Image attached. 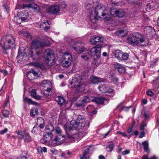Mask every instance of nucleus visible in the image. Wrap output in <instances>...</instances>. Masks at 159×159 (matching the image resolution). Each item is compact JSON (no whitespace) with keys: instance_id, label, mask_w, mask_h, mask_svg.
Masks as SVG:
<instances>
[{"instance_id":"nucleus-27","label":"nucleus","mask_w":159,"mask_h":159,"mask_svg":"<svg viewBox=\"0 0 159 159\" xmlns=\"http://www.w3.org/2000/svg\"><path fill=\"white\" fill-rule=\"evenodd\" d=\"M122 53L120 50H117L114 52V55L115 57L118 60H120L121 58Z\"/></svg>"},{"instance_id":"nucleus-56","label":"nucleus","mask_w":159,"mask_h":159,"mask_svg":"<svg viewBox=\"0 0 159 159\" xmlns=\"http://www.w3.org/2000/svg\"><path fill=\"white\" fill-rule=\"evenodd\" d=\"M21 131H16V134L18 135H20V136L21 137H23V135L22 134H21Z\"/></svg>"},{"instance_id":"nucleus-39","label":"nucleus","mask_w":159,"mask_h":159,"mask_svg":"<svg viewBox=\"0 0 159 159\" xmlns=\"http://www.w3.org/2000/svg\"><path fill=\"white\" fill-rule=\"evenodd\" d=\"M2 113L3 115L5 117H7L9 115V111L7 110L2 111Z\"/></svg>"},{"instance_id":"nucleus-47","label":"nucleus","mask_w":159,"mask_h":159,"mask_svg":"<svg viewBox=\"0 0 159 159\" xmlns=\"http://www.w3.org/2000/svg\"><path fill=\"white\" fill-rule=\"evenodd\" d=\"M3 6L5 8V11L8 13L9 11V7L8 5H4L3 4Z\"/></svg>"},{"instance_id":"nucleus-15","label":"nucleus","mask_w":159,"mask_h":159,"mask_svg":"<svg viewBox=\"0 0 159 159\" xmlns=\"http://www.w3.org/2000/svg\"><path fill=\"white\" fill-rule=\"evenodd\" d=\"M27 7L32 8L34 11L36 12H40L41 8L37 4L34 3H29L26 2L25 4L23 6V8Z\"/></svg>"},{"instance_id":"nucleus-14","label":"nucleus","mask_w":159,"mask_h":159,"mask_svg":"<svg viewBox=\"0 0 159 159\" xmlns=\"http://www.w3.org/2000/svg\"><path fill=\"white\" fill-rule=\"evenodd\" d=\"M45 56V50H35V52H32L31 53V57L34 60H39L41 57H44Z\"/></svg>"},{"instance_id":"nucleus-51","label":"nucleus","mask_w":159,"mask_h":159,"mask_svg":"<svg viewBox=\"0 0 159 159\" xmlns=\"http://www.w3.org/2000/svg\"><path fill=\"white\" fill-rule=\"evenodd\" d=\"M33 65L34 66L36 67H40L41 66V64L39 62L34 63Z\"/></svg>"},{"instance_id":"nucleus-12","label":"nucleus","mask_w":159,"mask_h":159,"mask_svg":"<svg viewBox=\"0 0 159 159\" xmlns=\"http://www.w3.org/2000/svg\"><path fill=\"white\" fill-rule=\"evenodd\" d=\"M104 40V39L102 37L94 35L92 37L90 40V42L93 44H98L97 46H99L101 45L102 47V44Z\"/></svg>"},{"instance_id":"nucleus-18","label":"nucleus","mask_w":159,"mask_h":159,"mask_svg":"<svg viewBox=\"0 0 159 159\" xmlns=\"http://www.w3.org/2000/svg\"><path fill=\"white\" fill-rule=\"evenodd\" d=\"M90 150L88 147L84 148L83 153L80 155V159H88L89 157V152Z\"/></svg>"},{"instance_id":"nucleus-21","label":"nucleus","mask_w":159,"mask_h":159,"mask_svg":"<svg viewBox=\"0 0 159 159\" xmlns=\"http://www.w3.org/2000/svg\"><path fill=\"white\" fill-rule=\"evenodd\" d=\"M103 79L94 76H92L90 78L91 83L93 84H98V83L104 81Z\"/></svg>"},{"instance_id":"nucleus-35","label":"nucleus","mask_w":159,"mask_h":159,"mask_svg":"<svg viewBox=\"0 0 159 159\" xmlns=\"http://www.w3.org/2000/svg\"><path fill=\"white\" fill-rule=\"evenodd\" d=\"M122 55L121 58L120 59V60H125L128 59L129 55L127 53H122Z\"/></svg>"},{"instance_id":"nucleus-49","label":"nucleus","mask_w":159,"mask_h":159,"mask_svg":"<svg viewBox=\"0 0 159 159\" xmlns=\"http://www.w3.org/2000/svg\"><path fill=\"white\" fill-rule=\"evenodd\" d=\"M145 134V131H142L140 133L139 136V138H142L144 136Z\"/></svg>"},{"instance_id":"nucleus-6","label":"nucleus","mask_w":159,"mask_h":159,"mask_svg":"<svg viewBox=\"0 0 159 159\" xmlns=\"http://www.w3.org/2000/svg\"><path fill=\"white\" fill-rule=\"evenodd\" d=\"M45 56L44 57L46 58L45 62L48 66H52L55 62L54 55L52 50L49 48L45 49Z\"/></svg>"},{"instance_id":"nucleus-11","label":"nucleus","mask_w":159,"mask_h":159,"mask_svg":"<svg viewBox=\"0 0 159 159\" xmlns=\"http://www.w3.org/2000/svg\"><path fill=\"white\" fill-rule=\"evenodd\" d=\"M78 117L76 120H73L70 122L71 125L70 127H69L67 126H64V128L66 132L67 131H70L71 130L75 129L79 127H80V120H78Z\"/></svg>"},{"instance_id":"nucleus-16","label":"nucleus","mask_w":159,"mask_h":159,"mask_svg":"<svg viewBox=\"0 0 159 159\" xmlns=\"http://www.w3.org/2000/svg\"><path fill=\"white\" fill-rule=\"evenodd\" d=\"M98 89L100 91L103 93H111L113 90L109 86H107L105 85L101 84L98 87Z\"/></svg>"},{"instance_id":"nucleus-50","label":"nucleus","mask_w":159,"mask_h":159,"mask_svg":"<svg viewBox=\"0 0 159 159\" xmlns=\"http://www.w3.org/2000/svg\"><path fill=\"white\" fill-rule=\"evenodd\" d=\"M7 128H5L3 130H1L0 131V134H3L6 133L7 131Z\"/></svg>"},{"instance_id":"nucleus-5","label":"nucleus","mask_w":159,"mask_h":159,"mask_svg":"<svg viewBox=\"0 0 159 159\" xmlns=\"http://www.w3.org/2000/svg\"><path fill=\"white\" fill-rule=\"evenodd\" d=\"M33 47L37 49L40 47H44L50 45V42L48 39H35L31 43Z\"/></svg>"},{"instance_id":"nucleus-37","label":"nucleus","mask_w":159,"mask_h":159,"mask_svg":"<svg viewBox=\"0 0 159 159\" xmlns=\"http://www.w3.org/2000/svg\"><path fill=\"white\" fill-rule=\"evenodd\" d=\"M91 100V99L89 98V97L88 96H85L84 97L82 101L84 104H85V103L89 102Z\"/></svg>"},{"instance_id":"nucleus-19","label":"nucleus","mask_w":159,"mask_h":159,"mask_svg":"<svg viewBox=\"0 0 159 159\" xmlns=\"http://www.w3.org/2000/svg\"><path fill=\"white\" fill-rule=\"evenodd\" d=\"M94 102L99 104H104L107 103L108 101L107 99L101 97H95L93 100Z\"/></svg>"},{"instance_id":"nucleus-30","label":"nucleus","mask_w":159,"mask_h":159,"mask_svg":"<svg viewBox=\"0 0 159 159\" xmlns=\"http://www.w3.org/2000/svg\"><path fill=\"white\" fill-rule=\"evenodd\" d=\"M52 84H50V87L47 88L45 91L44 95L45 97H48L51 94L52 90Z\"/></svg>"},{"instance_id":"nucleus-9","label":"nucleus","mask_w":159,"mask_h":159,"mask_svg":"<svg viewBox=\"0 0 159 159\" xmlns=\"http://www.w3.org/2000/svg\"><path fill=\"white\" fill-rule=\"evenodd\" d=\"M46 134L43 136V140L46 142L50 141L52 139L53 135L52 131H53V127L52 125L47 127L46 128Z\"/></svg>"},{"instance_id":"nucleus-60","label":"nucleus","mask_w":159,"mask_h":159,"mask_svg":"<svg viewBox=\"0 0 159 159\" xmlns=\"http://www.w3.org/2000/svg\"><path fill=\"white\" fill-rule=\"evenodd\" d=\"M142 159H149V158H148L147 155H144L143 156Z\"/></svg>"},{"instance_id":"nucleus-61","label":"nucleus","mask_w":159,"mask_h":159,"mask_svg":"<svg viewBox=\"0 0 159 159\" xmlns=\"http://www.w3.org/2000/svg\"><path fill=\"white\" fill-rule=\"evenodd\" d=\"M147 8L149 10H150L151 9V7L150 3H148L147 4Z\"/></svg>"},{"instance_id":"nucleus-38","label":"nucleus","mask_w":159,"mask_h":159,"mask_svg":"<svg viewBox=\"0 0 159 159\" xmlns=\"http://www.w3.org/2000/svg\"><path fill=\"white\" fill-rule=\"evenodd\" d=\"M117 14H118V15H117V16L118 17H119L121 18L124 16V15L125 14V12L123 10H118Z\"/></svg>"},{"instance_id":"nucleus-10","label":"nucleus","mask_w":159,"mask_h":159,"mask_svg":"<svg viewBox=\"0 0 159 159\" xmlns=\"http://www.w3.org/2000/svg\"><path fill=\"white\" fill-rule=\"evenodd\" d=\"M106 11V7L101 5H99L96 7L94 11V13L97 16L100 17L106 16H108L105 12Z\"/></svg>"},{"instance_id":"nucleus-32","label":"nucleus","mask_w":159,"mask_h":159,"mask_svg":"<svg viewBox=\"0 0 159 159\" xmlns=\"http://www.w3.org/2000/svg\"><path fill=\"white\" fill-rule=\"evenodd\" d=\"M118 10L114 8L111 9L110 11L111 14L114 17L117 16Z\"/></svg>"},{"instance_id":"nucleus-53","label":"nucleus","mask_w":159,"mask_h":159,"mask_svg":"<svg viewBox=\"0 0 159 159\" xmlns=\"http://www.w3.org/2000/svg\"><path fill=\"white\" fill-rule=\"evenodd\" d=\"M129 153V151L128 150H125V151H123L122 152V154L123 155H125L126 154H128Z\"/></svg>"},{"instance_id":"nucleus-57","label":"nucleus","mask_w":159,"mask_h":159,"mask_svg":"<svg viewBox=\"0 0 159 159\" xmlns=\"http://www.w3.org/2000/svg\"><path fill=\"white\" fill-rule=\"evenodd\" d=\"M67 6L65 2H63L61 5V7L63 8H65L67 7Z\"/></svg>"},{"instance_id":"nucleus-59","label":"nucleus","mask_w":159,"mask_h":159,"mask_svg":"<svg viewBox=\"0 0 159 159\" xmlns=\"http://www.w3.org/2000/svg\"><path fill=\"white\" fill-rule=\"evenodd\" d=\"M38 125L41 129H43L44 127V123H42Z\"/></svg>"},{"instance_id":"nucleus-36","label":"nucleus","mask_w":159,"mask_h":159,"mask_svg":"<svg viewBox=\"0 0 159 159\" xmlns=\"http://www.w3.org/2000/svg\"><path fill=\"white\" fill-rule=\"evenodd\" d=\"M42 123H45L44 119L41 117H38L37 119V125Z\"/></svg>"},{"instance_id":"nucleus-23","label":"nucleus","mask_w":159,"mask_h":159,"mask_svg":"<svg viewBox=\"0 0 159 159\" xmlns=\"http://www.w3.org/2000/svg\"><path fill=\"white\" fill-rule=\"evenodd\" d=\"M128 33V31L126 30H120L116 32V34L119 37L125 36Z\"/></svg>"},{"instance_id":"nucleus-1","label":"nucleus","mask_w":159,"mask_h":159,"mask_svg":"<svg viewBox=\"0 0 159 159\" xmlns=\"http://www.w3.org/2000/svg\"><path fill=\"white\" fill-rule=\"evenodd\" d=\"M101 45L96 46L92 48L89 52H86L81 56V57L85 61L89 60L90 57L93 58L95 60H99L100 57Z\"/></svg>"},{"instance_id":"nucleus-22","label":"nucleus","mask_w":159,"mask_h":159,"mask_svg":"<svg viewBox=\"0 0 159 159\" xmlns=\"http://www.w3.org/2000/svg\"><path fill=\"white\" fill-rule=\"evenodd\" d=\"M65 137L64 135H58L54 139V141L56 142V143L58 144L59 145L62 143L64 140Z\"/></svg>"},{"instance_id":"nucleus-48","label":"nucleus","mask_w":159,"mask_h":159,"mask_svg":"<svg viewBox=\"0 0 159 159\" xmlns=\"http://www.w3.org/2000/svg\"><path fill=\"white\" fill-rule=\"evenodd\" d=\"M43 84H51V83L50 81L48 80H44L42 82Z\"/></svg>"},{"instance_id":"nucleus-45","label":"nucleus","mask_w":159,"mask_h":159,"mask_svg":"<svg viewBox=\"0 0 159 159\" xmlns=\"http://www.w3.org/2000/svg\"><path fill=\"white\" fill-rule=\"evenodd\" d=\"M147 126L146 124L143 123L140 126V130L142 131H145V129H144V128Z\"/></svg>"},{"instance_id":"nucleus-2","label":"nucleus","mask_w":159,"mask_h":159,"mask_svg":"<svg viewBox=\"0 0 159 159\" xmlns=\"http://www.w3.org/2000/svg\"><path fill=\"white\" fill-rule=\"evenodd\" d=\"M127 42L130 45L135 46L145 41L143 36L138 32L131 34L126 39Z\"/></svg>"},{"instance_id":"nucleus-29","label":"nucleus","mask_w":159,"mask_h":159,"mask_svg":"<svg viewBox=\"0 0 159 159\" xmlns=\"http://www.w3.org/2000/svg\"><path fill=\"white\" fill-rule=\"evenodd\" d=\"M108 146L106 147V148L107 151L111 152L114 148V143L111 141L108 143Z\"/></svg>"},{"instance_id":"nucleus-17","label":"nucleus","mask_w":159,"mask_h":159,"mask_svg":"<svg viewBox=\"0 0 159 159\" xmlns=\"http://www.w3.org/2000/svg\"><path fill=\"white\" fill-rule=\"evenodd\" d=\"M23 14L22 12H19L17 14L16 16H15V20L17 23L20 24L22 21H25L26 19V18L22 16Z\"/></svg>"},{"instance_id":"nucleus-54","label":"nucleus","mask_w":159,"mask_h":159,"mask_svg":"<svg viewBox=\"0 0 159 159\" xmlns=\"http://www.w3.org/2000/svg\"><path fill=\"white\" fill-rule=\"evenodd\" d=\"M147 94L148 96H151L153 95V93L152 91H148L147 92Z\"/></svg>"},{"instance_id":"nucleus-31","label":"nucleus","mask_w":159,"mask_h":159,"mask_svg":"<svg viewBox=\"0 0 159 159\" xmlns=\"http://www.w3.org/2000/svg\"><path fill=\"white\" fill-rule=\"evenodd\" d=\"M58 104L61 105H64L66 102V100L64 98L61 96H58Z\"/></svg>"},{"instance_id":"nucleus-63","label":"nucleus","mask_w":159,"mask_h":159,"mask_svg":"<svg viewBox=\"0 0 159 159\" xmlns=\"http://www.w3.org/2000/svg\"><path fill=\"white\" fill-rule=\"evenodd\" d=\"M142 101L143 103L144 104H146L147 103V101L146 99H143Z\"/></svg>"},{"instance_id":"nucleus-44","label":"nucleus","mask_w":159,"mask_h":159,"mask_svg":"<svg viewBox=\"0 0 159 159\" xmlns=\"http://www.w3.org/2000/svg\"><path fill=\"white\" fill-rule=\"evenodd\" d=\"M75 105L78 107H80L84 106V104L81 101V102H77L75 103Z\"/></svg>"},{"instance_id":"nucleus-28","label":"nucleus","mask_w":159,"mask_h":159,"mask_svg":"<svg viewBox=\"0 0 159 159\" xmlns=\"http://www.w3.org/2000/svg\"><path fill=\"white\" fill-rule=\"evenodd\" d=\"M24 100L25 102H27L29 105H36L38 104L37 102L33 101L30 98H29L27 97L24 98Z\"/></svg>"},{"instance_id":"nucleus-4","label":"nucleus","mask_w":159,"mask_h":159,"mask_svg":"<svg viewBox=\"0 0 159 159\" xmlns=\"http://www.w3.org/2000/svg\"><path fill=\"white\" fill-rule=\"evenodd\" d=\"M81 80V76L77 75L74 76L70 83L71 87L75 88L77 91H82L84 89L85 85L82 83Z\"/></svg>"},{"instance_id":"nucleus-62","label":"nucleus","mask_w":159,"mask_h":159,"mask_svg":"<svg viewBox=\"0 0 159 159\" xmlns=\"http://www.w3.org/2000/svg\"><path fill=\"white\" fill-rule=\"evenodd\" d=\"M149 159H158V158L155 156L153 155V156L151 157Z\"/></svg>"},{"instance_id":"nucleus-13","label":"nucleus","mask_w":159,"mask_h":159,"mask_svg":"<svg viewBox=\"0 0 159 159\" xmlns=\"http://www.w3.org/2000/svg\"><path fill=\"white\" fill-rule=\"evenodd\" d=\"M78 120H80V129L83 130H85L88 129L89 126V123L87 121H86L84 117L81 115L78 116Z\"/></svg>"},{"instance_id":"nucleus-26","label":"nucleus","mask_w":159,"mask_h":159,"mask_svg":"<svg viewBox=\"0 0 159 159\" xmlns=\"http://www.w3.org/2000/svg\"><path fill=\"white\" fill-rule=\"evenodd\" d=\"M36 91V90L34 89H32L30 92V94L32 97L34 98L37 100H39L40 99L41 97L37 95Z\"/></svg>"},{"instance_id":"nucleus-24","label":"nucleus","mask_w":159,"mask_h":159,"mask_svg":"<svg viewBox=\"0 0 159 159\" xmlns=\"http://www.w3.org/2000/svg\"><path fill=\"white\" fill-rule=\"evenodd\" d=\"M50 22L48 20H45V21L42 22L40 25V28L43 27V29L45 30H48L49 29L50 27L46 26L47 25H49Z\"/></svg>"},{"instance_id":"nucleus-8","label":"nucleus","mask_w":159,"mask_h":159,"mask_svg":"<svg viewBox=\"0 0 159 159\" xmlns=\"http://www.w3.org/2000/svg\"><path fill=\"white\" fill-rule=\"evenodd\" d=\"M71 55L68 52L64 53L61 59V64L62 66L65 68L70 66L72 60Z\"/></svg>"},{"instance_id":"nucleus-52","label":"nucleus","mask_w":159,"mask_h":159,"mask_svg":"<svg viewBox=\"0 0 159 159\" xmlns=\"http://www.w3.org/2000/svg\"><path fill=\"white\" fill-rule=\"evenodd\" d=\"M115 68L118 69L121 66L119 64L116 63L114 65Z\"/></svg>"},{"instance_id":"nucleus-25","label":"nucleus","mask_w":159,"mask_h":159,"mask_svg":"<svg viewBox=\"0 0 159 159\" xmlns=\"http://www.w3.org/2000/svg\"><path fill=\"white\" fill-rule=\"evenodd\" d=\"M25 142L29 143L32 140V139L28 133H25L23 136Z\"/></svg>"},{"instance_id":"nucleus-33","label":"nucleus","mask_w":159,"mask_h":159,"mask_svg":"<svg viewBox=\"0 0 159 159\" xmlns=\"http://www.w3.org/2000/svg\"><path fill=\"white\" fill-rule=\"evenodd\" d=\"M144 151L148 152L149 150L148 149V143L147 141H145L142 143Z\"/></svg>"},{"instance_id":"nucleus-34","label":"nucleus","mask_w":159,"mask_h":159,"mask_svg":"<svg viewBox=\"0 0 159 159\" xmlns=\"http://www.w3.org/2000/svg\"><path fill=\"white\" fill-rule=\"evenodd\" d=\"M28 156V155L27 151L23 152L20 156V159H27Z\"/></svg>"},{"instance_id":"nucleus-42","label":"nucleus","mask_w":159,"mask_h":159,"mask_svg":"<svg viewBox=\"0 0 159 159\" xmlns=\"http://www.w3.org/2000/svg\"><path fill=\"white\" fill-rule=\"evenodd\" d=\"M55 132L56 133L59 134V135H61L62 133V131L61 129L58 127L56 128L55 129Z\"/></svg>"},{"instance_id":"nucleus-3","label":"nucleus","mask_w":159,"mask_h":159,"mask_svg":"<svg viewBox=\"0 0 159 159\" xmlns=\"http://www.w3.org/2000/svg\"><path fill=\"white\" fill-rule=\"evenodd\" d=\"M5 40L4 41V44L2 46L3 49L6 51L7 49H12L15 47V39L11 35H9L4 37L2 40Z\"/></svg>"},{"instance_id":"nucleus-58","label":"nucleus","mask_w":159,"mask_h":159,"mask_svg":"<svg viewBox=\"0 0 159 159\" xmlns=\"http://www.w3.org/2000/svg\"><path fill=\"white\" fill-rule=\"evenodd\" d=\"M32 73V74H33L34 75H35L36 74V72L34 71V70H33L32 71V72H31L30 71H29L27 74V76H28L29 75V74L30 73Z\"/></svg>"},{"instance_id":"nucleus-43","label":"nucleus","mask_w":159,"mask_h":159,"mask_svg":"<svg viewBox=\"0 0 159 159\" xmlns=\"http://www.w3.org/2000/svg\"><path fill=\"white\" fill-rule=\"evenodd\" d=\"M118 71L120 73H124L125 71V69L124 67L121 66L118 69Z\"/></svg>"},{"instance_id":"nucleus-41","label":"nucleus","mask_w":159,"mask_h":159,"mask_svg":"<svg viewBox=\"0 0 159 159\" xmlns=\"http://www.w3.org/2000/svg\"><path fill=\"white\" fill-rule=\"evenodd\" d=\"M6 102L4 103V105L3 106V107L4 108L6 106H7V105L9 103V97L7 95V98H6Z\"/></svg>"},{"instance_id":"nucleus-40","label":"nucleus","mask_w":159,"mask_h":159,"mask_svg":"<svg viewBox=\"0 0 159 159\" xmlns=\"http://www.w3.org/2000/svg\"><path fill=\"white\" fill-rule=\"evenodd\" d=\"M31 132L32 133L36 134L39 132V130L38 128L36 126H34L33 129Z\"/></svg>"},{"instance_id":"nucleus-55","label":"nucleus","mask_w":159,"mask_h":159,"mask_svg":"<svg viewBox=\"0 0 159 159\" xmlns=\"http://www.w3.org/2000/svg\"><path fill=\"white\" fill-rule=\"evenodd\" d=\"M34 111L33 109H31L30 111V116L33 117H34L35 116V114H34Z\"/></svg>"},{"instance_id":"nucleus-64","label":"nucleus","mask_w":159,"mask_h":159,"mask_svg":"<svg viewBox=\"0 0 159 159\" xmlns=\"http://www.w3.org/2000/svg\"><path fill=\"white\" fill-rule=\"evenodd\" d=\"M98 157L99 159H105V157L102 155H100Z\"/></svg>"},{"instance_id":"nucleus-7","label":"nucleus","mask_w":159,"mask_h":159,"mask_svg":"<svg viewBox=\"0 0 159 159\" xmlns=\"http://www.w3.org/2000/svg\"><path fill=\"white\" fill-rule=\"evenodd\" d=\"M68 43L73 48L74 50L79 54L82 53L86 50V49L83 46L82 44L78 42H75L73 39H71L70 41Z\"/></svg>"},{"instance_id":"nucleus-20","label":"nucleus","mask_w":159,"mask_h":159,"mask_svg":"<svg viewBox=\"0 0 159 159\" xmlns=\"http://www.w3.org/2000/svg\"><path fill=\"white\" fill-rule=\"evenodd\" d=\"M60 7L57 5L53 6L49 8L48 12L51 14H55L59 11Z\"/></svg>"},{"instance_id":"nucleus-46","label":"nucleus","mask_w":159,"mask_h":159,"mask_svg":"<svg viewBox=\"0 0 159 159\" xmlns=\"http://www.w3.org/2000/svg\"><path fill=\"white\" fill-rule=\"evenodd\" d=\"M92 17L91 16L90 18V20L93 23H96L97 19L95 16L93 17V18H92Z\"/></svg>"}]
</instances>
